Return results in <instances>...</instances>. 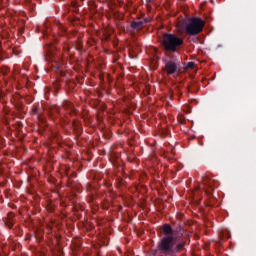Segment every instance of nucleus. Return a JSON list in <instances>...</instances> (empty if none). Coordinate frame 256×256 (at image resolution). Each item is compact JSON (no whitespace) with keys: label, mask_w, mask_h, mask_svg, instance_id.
Instances as JSON below:
<instances>
[{"label":"nucleus","mask_w":256,"mask_h":256,"mask_svg":"<svg viewBox=\"0 0 256 256\" xmlns=\"http://www.w3.org/2000/svg\"><path fill=\"white\" fill-rule=\"evenodd\" d=\"M195 67V62H188L186 69H193Z\"/></svg>","instance_id":"7"},{"label":"nucleus","mask_w":256,"mask_h":256,"mask_svg":"<svg viewBox=\"0 0 256 256\" xmlns=\"http://www.w3.org/2000/svg\"><path fill=\"white\" fill-rule=\"evenodd\" d=\"M205 27V21L200 18H190L189 22L186 24L185 33L187 35H199Z\"/></svg>","instance_id":"2"},{"label":"nucleus","mask_w":256,"mask_h":256,"mask_svg":"<svg viewBox=\"0 0 256 256\" xmlns=\"http://www.w3.org/2000/svg\"><path fill=\"white\" fill-rule=\"evenodd\" d=\"M143 25V22H133L132 23V27H134V29H137V27Z\"/></svg>","instance_id":"6"},{"label":"nucleus","mask_w":256,"mask_h":256,"mask_svg":"<svg viewBox=\"0 0 256 256\" xmlns=\"http://www.w3.org/2000/svg\"><path fill=\"white\" fill-rule=\"evenodd\" d=\"M177 69H179V66H177V63L173 61L166 62L163 67V71L166 75H175L177 73Z\"/></svg>","instance_id":"4"},{"label":"nucleus","mask_w":256,"mask_h":256,"mask_svg":"<svg viewBox=\"0 0 256 256\" xmlns=\"http://www.w3.org/2000/svg\"><path fill=\"white\" fill-rule=\"evenodd\" d=\"M183 247V245H178V249H181Z\"/></svg>","instance_id":"8"},{"label":"nucleus","mask_w":256,"mask_h":256,"mask_svg":"<svg viewBox=\"0 0 256 256\" xmlns=\"http://www.w3.org/2000/svg\"><path fill=\"white\" fill-rule=\"evenodd\" d=\"M163 45L166 51H177L181 45H183V38L178 37L175 34H164Z\"/></svg>","instance_id":"1"},{"label":"nucleus","mask_w":256,"mask_h":256,"mask_svg":"<svg viewBox=\"0 0 256 256\" xmlns=\"http://www.w3.org/2000/svg\"><path fill=\"white\" fill-rule=\"evenodd\" d=\"M175 243L176 240L174 237H164L159 244V249H161L162 253H173V247H175Z\"/></svg>","instance_id":"3"},{"label":"nucleus","mask_w":256,"mask_h":256,"mask_svg":"<svg viewBox=\"0 0 256 256\" xmlns=\"http://www.w3.org/2000/svg\"><path fill=\"white\" fill-rule=\"evenodd\" d=\"M163 233L165 235H171V233H173V229L169 226V224H165L163 226Z\"/></svg>","instance_id":"5"}]
</instances>
